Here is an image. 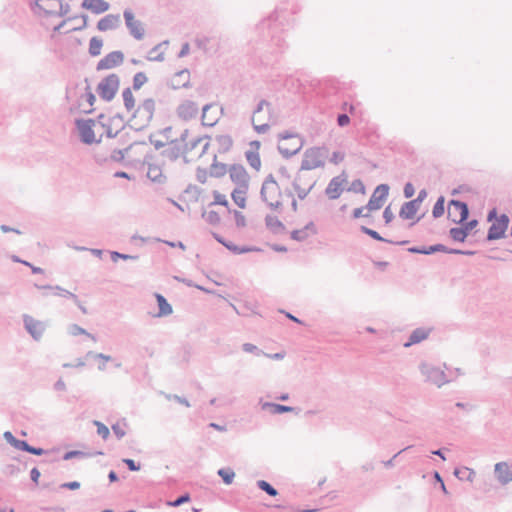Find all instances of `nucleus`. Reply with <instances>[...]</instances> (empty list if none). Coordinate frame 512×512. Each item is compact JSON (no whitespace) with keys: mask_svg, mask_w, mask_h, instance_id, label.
Masks as SVG:
<instances>
[{"mask_svg":"<svg viewBox=\"0 0 512 512\" xmlns=\"http://www.w3.org/2000/svg\"><path fill=\"white\" fill-rule=\"evenodd\" d=\"M156 103L153 98L144 99L134 111L131 118V127L136 131H141L149 126L154 117Z\"/></svg>","mask_w":512,"mask_h":512,"instance_id":"f03ea898","label":"nucleus"},{"mask_svg":"<svg viewBox=\"0 0 512 512\" xmlns=\"http://www.w3.org/2000/svg\"><path fill=\"white\" fill-rule=\"evenodd\" d=\"M389 186L387 184L378 185L372 193L366 208L369 211H375L383 206L384 201L387 199L389 194Z\"/></svg>","mask_w":512,"mask_h":512,"instance_id":"9b49d317","label":"nucleus"},{"mask_svg":"<svg viewBox=\"0 0 512 512\" xmlns=\"http://www.w3.org/2000/svg\"><path fill=\"white\" fill-rule=\"evenodd\" d=\"M162 155L171 161L177 160L181 155L184 157V161L187 162L186 159V150H184V145L180 144L178 140H170L168 148L163 150Z\"/></svg>","mask_w":512,"mask_h":512,"instance_id":"a211bd4d","label":"nucleus"},{"mask_svg":"<svg viewBox=\"0 0 512 512\" xmlns=\"http://www.w3.org/2000/svg\"><path fill=\"white\" fill-rule=\"evenodd\" d=\"M120 24L121 18L119 14H108L98 21L97 29L101 32L115 30Z\"/></svg>","mask_w":512,"mask_h":512,"instance_id":"aec40b11","label":"nucleus"},{"mask_svg":"<svg viewBox=\"0 0 512 512\" xmlns=\"http://www.w3.org/2000/svg\"><path fill=\"white\" fill-rule=\"evenodd\" d=\"M127 151V149L125 150H120V149H116L114 150L112 153H111V159L115 162H120L121 160H123L124 156H125V152Z\"/></svg>","mask_w":512,"mask_h":512,"instance_id":"338daca9","label":"nucleus"},{"mask_svg":"<svg viewBox=\"0 0 512 512\" xmlns=\"http://www.w3.org/2000/svg\"><path fill=\"white\" fill-rule=\"evenodd\" d=\"M329 155V149L326 146L311 147L305 150L300 170L302 173L305 170H313L322 168L325 165V159Z\"/></svg>","mask_w":512,"mask_h":512,"instance_id":"7ed1b4c3","label":"nucleus"},{"mask_svg":"<svg viewBox=\"0 0 512 512\" xmlns=\"http://www.w3.org/2000/svg\"><path fill=\"white\" fill-rule=\"evenodd\" d=\"M454 475L460 480H467L472 482L476 476V473L473 469L464 467L462 469H455Z\"/></svg>","mask_w":512,"mask_h":512,"instance_id":"e433bc0d","label":"nucleus"},{"mask_svg":"<svg viewBox=\"0 0 512 512\" xmlns=\"http://www.w3.org/2000/svg\"><path fill=\"white\" fill-rule=\"evenodd\" d=\"M419 369L421 374L425 377V381L439 388L451 381L439 367L423 362L420 364Z\"/></svg>","mask_w":512,"mask_h":512,"instance_id":"423d86ee","label":"nucleus"},{"mask_svg":"<svg viewBox=\"0 0 512 512\" xmlns=\"http://www.w3.org/2000/svg\"><path fill=\"white\" fill-rule=\"evenodd\" d=\"M122 98L127 111L133 110L135 107V99L130 87H127L122 91Z\"/></svg>","mask_w":512,"mask_h":512,"instance_id":"4c0bfd02","label":"nucleus"},{"mask_svg":"<svg viewBox=\"0 0 512 512\" xmlns=\"http://www.w3.org/2000/svg\"><path fill=\"white\" fill-rule=\"evenodd\" d=\"M202 217L209 223V224H212V225H216L220 222V216L219 214L214 211V210H211V211H204L202 213Z\"/></svg>","mask_w":512,"mask_h":512,"instance_id":"8fccbe9b","label":"nucleus"},{"mask_svg":"<svg viewBox=\"0 0 512 512\" xmlns=\"http://www.w3.org/2000/svg\"><path fill=\"white\" fill-rule=\"evenodd\" d=\"M23 325L27 333L35 341H40L46 331L47 324L43 321L37 320L29 314L22 315Z\"/></svg>","mask_w":512,"mask_h":512,"instance_id":"6e6552de","label":"nucleus"},{"mask_svg":"<svg viewBox=\"0 0 512 512\" xmlns=\"http://www.w3.org/2000/svg\"><path fill=\"white\" fill-rule=\"evenodd\" d=\"M247 191H248V188H238V187H236L233 190L232 194H231L233 201L240 208H245V206H246V197H245V195H246Z\"/></svg>","mask_w":512,"mask_h":512,"instance_id":"473e14b6","label":"nucleus"},{"mask_svg":"<svg viewBox=\"0 0 512 512\" xmlns=\"http://www.w3.org/2000/svg\"><path fill=\"white\" fill-rule=\"evenodd\" d=\"M230 179L238 188H249L250 177L241 164H233L229 169Z\"/></svg>","mask_w":512,"mask_h":512,"instance_id":"ddd939ff","label":"nucleus"},{"mask_svg":"<svg viewBox=\"0 0 512 512\" xmlns=\"http://www.w3.org/2000/svg\"><path fill=\"white\" fill-rule=\"evenodd\" d=\"M155 297H156L158 307H159L157 316L163 317V316H168V315L172 314V312H173L172 306L167 302L166 298L162 294H159V293H156Z\"/></svg>","mask_w":512,"mask_h":512,"instance_id":"7c9ffc66","label":"nucleus"},{"mask_svg":"<svg viewBox=\"0 0 512 512\" xmlns=\"http://www.w3.org/2000/svg\"><path fill=\"white\" fill-rule=\"evenodd\" d=\"M509 217L506 214H501L495 223H493L487 233V240L493 241L504 237L505 231L508 228Z\"/></svg>","mask_w":512,"mask_h":512,"instance_id":"f8f14e48","label":"nucleus"},{"mask_svg":"<svg viewBox=\"0 0 512 512\" xmlns=\"http://www.w3.org/2000/svg\"><path fill=\"white\" fill-rule=\"evenodd\" d=\"M215 140L218 144V151L220 153L228 152L233 145V140L229 135H218Z\"/></svg>","mask_w":512,"mask_h":512,"instance_id":"f704fd0d","label":"nucleus"},{"mask_svg":"<svg viewBox=\"0 0 512 512\" xmlns=\"http://www.w3.org/2000/svg\"><path fill=\"white\" fill-rule=\"evenodd\" d=\"M169 44V41L168 40H165L159 44H157L156 46H154L149 52H148V55H147V60L148 61H152V62H162L164 61V52L163 51H160V49L162 47H166L167 45Z\"/></svg>","mask_w":512,"mask_h":512,"instance_id":"c85d7f7f","label":"nucleus"},{"mask_svg":"<svg viewBox=\"0 0 512 512\" xmlns=\"http://www.w3.org/2000/svg\"><path fill=\"white\" fill-rule=\"evenodd\" d=\"M234 217L237 227H244L246 225L245 216L237 210H234Z\"/></svg>","mask_w":512,"mask_h":512,"instance_id":"0e129e2a","label":"nucleus"},{"mask_svg":"<svg viewBox=\"0 0 512 512\" xmlns=\"http://www.w3.org/2000/svg\"><path fill=\"white\" fill-rule=\"evenodd\" d=\"M147 81L148 78L144 72H137L133 76L132 87L134 90H139Z\"/></svg>","mask_w":512,"mask_h":512,"instance_id":"09e8293b","label":"nucleus"},{"mask_svg":"<svg viewBox=\"0 0 512 512\" xmlns=\"http://www.w3.org/2000/svg\"><path fill=\"white\" fill-rule=\"evenodd\" d=\"M103 46V41L101 38L99 37H92L89 41V54L92 56V57H96L98 55H100L101 53V48Z\"/></svg>","mask_w":512,"mask_h":512,"instance_id":"c9c22d12","label":"nucleus"},{"mask_svg":"<svg viewBox=\"0 0 512 512\" xmlns=\"http://www.w3.org/2000/svg\"><path fill=\"white\" fill-rule=\"evenodd\" d=\"M270 106H271V104L269 102H267L266 100H261L257 104L255 110L253 111V115L251 117V123L253 125L254 130L259 134L266 133L269 130L270 125L268 123L257 124L256 123L257 115L263 111L264 107H267L269 109Z\"/></svg>","mask_w":512,"mask_h":512,"instance_id":"6ab92c4d","label":"nucleus"},{"mask_svg":"<svg viewBox=\"0 0 512 512\" xmlns=\"http://www.w3.org/2000/svg\"><path fill=\"white\" fill-rule=\"evenodd\" d=\"M450 237L457 242H464L467 238V232L463 227H454L449 230Z\"/></svg>","mask_w":512,"mask_h":512,"instance_id":"37998d69","label":"nucleus"},{"mask_svg":"<svg viewBox=\"0 0 512 512\" xmlns=\"http://www.w3.org/2000/svg\"><path fill=\"white\" fill-rule=\"evenodd\" d=\"M444 204H445V198L443 196H440L437 199V201L434 204L433 209H432V215L434 218H439L444 214V211H445Z\"/></svg>","mask_w":512,"mask_h":512,"instance_id":"49530a36","label":"nucleus"},{"mask_svg":"<svg viewBox=\"0 0 512 512\" xmlns=\"http://www.w3.org/2000/svg\"><path fill=\"white\" fill-rule=\"evenodd\" d=\"M360 230L361 232H363L364 234L370 236L371 238L377 240V241H382V242H387V243H390V244H396V245H405L408 243V241L404 240V241H399V242H394L392 240H389V239H386V238H383L377 231L373 230V229H370L366 226H361L360 227Z\"/></svg>","mask_w":512,"mask_h":512,"instance_id":"2f4dec72","label":"nucleus"},{"mask_svg":"<svg viewBox=\"0 0 512 512\" xmlns=\"http://www.w3.org/2000/svg\"><path fill=\"white\" fill-rule=\"evenodd\" d=\"M281 195V191L278 183L275 181L272 174H269L261 187L260 197L272 210H277L282 206V202L279 200L272 201L275 197Z\"/></svg>","mask_w":512,"mask_h":512,"instance_id":"20e7f679","label":"nucleus"},{"mask_svg":"<svg viewBox=\"0 0 512 512\" xmlns=\"http://www.w3.org/2000/svg\"><path fill=\"white\" fill-rule=\"evenodd\" d=\"M93 423L97 427V434L102 439L106 440L110 435L109 428L105 424H103L102 422L97 421V420H95Z\"/></svg>","mask_w":512,"mask_h":512,"instance_id":"3c124183","label":"nucleus"},{"mask_svg":"<svg viewBox=\"0 0 512 512\" xmlns=\"http://www.w3.org/2000/svg\"><path fill=\"white\" fill-rule=\"evenodd\" d=\"M110 256H111V260L113 262H116L118 259H122V260H137L138 259L137 255L123 254V253H120L117 251L110 252Z\"/></svg>","mask_w":512,"mask_h":512,"instance_id":"603ef678","label":"nucleus"},{"mask_svg":"<svg viewBox=\"0 0 512 512\" xmlns=\"http://www.w3.org/2000/svg\"><path fill=\"white\" fill-rule=\"evenodd\" d=\"M56 2L59 5V11L58 12L54 11L55 14L53 16H59V17L66 16L70 11V5L68 3H63L60 0H57Z\"/></svg>","mask_w":512,"mask_h":512,"instance_id":"bf43d9fd","label":"nucleus"},{"mask_svg":"<svg viewBox=\"0 0 512 512\" xmlns=\"http://www.w3.org/2000/svg\"><path fill=\"white\" fill-rule=\"evenodd\" d=\"M423 249H424V251H426V252H423L424 255H431L436 252L446 251V246L443 244H435V245H431L429 247L423 246Z\"/></svg>","mask_w":512,"mask_h":512,"instance_id":"6e6d98bb","label":"nucleus"},{"mask_svg":"<svg viewBox=\"0 0 512 512\" xmlns=\"http://www.w3.org/2000/svg\"><path fill=\"white\" fill-rule=\"evenodd\" d=\"M202 140H203V137H198V138L192 140L190 143H185L184 150H186V154L188 152L192 151L193 149H195Z\"/></svg>","mask_w":512,"mask_h":512,"instance_id":"69168bd1","label":"nucleus"},{"mask_svg":"<svg viewBox=\"0 0 512 512\" xmlns=\"http://www.w3.org/2000/svg\"><path fill=\"white\" fill-rule=\"evenodd\" d=\"M213 107V104H206L203 106L202 108V124L204 126H209V127H212L214 126L218 120H219V117L218 116H212V115H209L208 116V111Z\"/></svg>","mask_w":512,"mask_h":512,"instance_id":"72a5a7b5","label":"nucleus"},{"mask_svg":"<svg viewBox=\"0 0 512 512\" xmlns=\"http://www.w3.org/2000/svg\"><path fill=\"white\" fill-rule=\"evenodd\" d=\"M242 349H243V351H245L247 353H253L256 356H263V354H265L264 351H262L256 345H254L252 343H244L242 345Z\"/></svg>","mask_w":512,"mask_h":512,"instance_id":"864d4df0","label":"nucleus"},{"mask_svg":"<svg viewBox=\"0 0 512 512\" xmlns=\"http://www.w3.org/2000/svg\"><path fill=\"white\" fill-rule=\"evenodd\" d=\"M225 247L234 254H244V253H248V252L256 250L255 248H252V247L237 246L234 243H232L231 241H228L227 244L225 245Z\"/></svg>","mask_w":512,"mask_h":512,"instance_id":"de8ad7c7","label":"nucleus"},{"mask_svg":"<svg viewBox=\"0 0 512 512\" xmlns=\"http://www.w3.org/2000/svg\"><path fill=\"white\" fill-rule=\"evenodd\" d=\"M147 177L152 180L153 182H162V171L159 166L157 165H149L148 171H147Z\"/></svg>","mask_w":512,"mask_h":512,"instance_id":"79ce46f5","label":"nucleus"},{"mask_svg":"<svg viewBox=\"0 0 512 512\" xmlns=\"http://www.w3.org/2000/svg\"><path fill=\"white\" fill-rule=\"evenodd\" d=\"M190 73L187 69L177 72L171 81V87L173 89H179L181 87L188 88L190 86Z\"/></svg>","mask_w":512,"mask_h":512,"instance_id":"5701e85b","label":"nucleus"},{"mask_svg":"<svg viewBox=\"0 0 512 512\" xmlns=\"http://www.w3.org/2000/svg\"><path fill=\"white\" fill-rule=\"evenodd\" d=\"M256 485L260 490L266 492L271 497H275L278 495L277 489H275L269 482L265 480H258L256 482Z\"/></svg>","mask_w":512,"mask_h":512,"instance_id":"c03bdc74","label":"nucleus"},{"mask_svg":"<svg viewBox=\"0 0 512 512\" xmlns=\"http://www.w3.org/2000/svg\"><path fill=\"white\" fill-rule=\"evenodd\" d=\"M278 17V13L275 12L256 26L257 39L254 40V48L266 59L268 56L282 53L287 48L284 30L278 22Z\"/></svg>","mask_w":512,"mask_h":512,"instance_id":"f257e3e1","label":"nucleus"},{"mask_svg":"<svg viewBox=\"0 0 512 512\" xmlns=\"http://www.w3.org/2000/svg\"><path fill=\"white\" fill-rule=\"evenodd\" d=\"M348 191L364 194L365 186L360 179H356L351 183L350 187L348 188Z\"/></svg>","mask_w":512,"mask_h":512,"instance_id":"5fc2aeb1","label":"nucleus"},{"mask_svg":"<svg viewBox=\"0 0 512 512\" xmlns=\"http://www.w3.org/2000/svg\"><path fill=\"white\" fill-rule=\"evenodd\" d=\"M35 287L38 288V289H50V290H54V294L55 295H58V296H61V297H66V298H70L73 300L74 303H78V296L58 285L56 286H52V285H38V284H35Z\"/></svg>","mask_w":512,"mask_h":512,"instance_id":"cd10ccee","label":"nucleus"},{"mask_svg":"<svg viewBox=\"0 0 512 512\" xmlns=\"http://www.w3.org/2000/svg\"><path fill=\"white\" fill-rule=\"evenodd\" d=\"M451 207H460V218L458 220L453 219V222L457 224H463L469 217L468 205L460 200H450L448 207L449 215H451Z\"/></svg>","mask_w":512,"mask_h":512,"instance_id":"393cba45","label":"nucleus"},{"mask_svg":"<svg viewBox=\"0 0 512 512\" xmlns=\"http://www.w3.org/2000/svg\"><path fill=\"white\" fill-rule=\"evenodd\" d=\"M188 501H190V495L188 493H184L175 500L168 502V505L171 507H179Z\"/></svg>","mask_w":512,"mask_h":512,"instance_id":"4d7b16f0","label":"nucleus"},{"mask_svg":"<svg viewBox=\"0 0 512 512\" xmlns=\"http://www.w3.org/2000/svg\"><path fill=\"white\" fill-rule=\"evenodd\" d=\"M96 121L93 119H76L75 125L79 132L80 139L85 144L99 143L100 140L95 139V133L93 127Z\"/></svg>","mask_w":512,"mask_h":512,"instance_id":"1a4fd4ad","label":"nucleus"},{"mask_svg":"<svg viewBox=\"0 0 512 512\" xmlns=\"http://www.w3.org/2000/svg\"><path fill=\"white\" fill-rule=\"evenodd\" d=\"M198 111L199 108L196 102L185 100L177 107L176 113L180 119L189 121L197 116Z\"/></svg>","mask_w":512,"mask_h":512,"instance_id":"dca6fc26","label":"nucleus"},{"mask_svg":"<svg viewBox=\"0 0 512 512\" xmlns=\"http://www.w3.org/2000/svg\"><path fill=\"white\" fill-rule=\"evenodd\" d=\"M420 206L417 203H414L412 200L403 203L401 209L399 211V217L404 220L413 219L419 210Z\"/></svg>","mask_w":512,"mask_h":512,"instance_id":"a878e982","label":"nucleus"},{"mask_svg":"<svg viewBox=\"0 0 512 512\" xmlns=\"http://www.w3.org/2000/svg\"><path fill=\"white\" fill-rule=\"evenodd\" d=\"M81 6L94 14H102L110 8V4L105 0H83Z\"/></svg>","mask_w":512,"mask_h":512,"instance_id":"4be33fe9","label":"nucleus"},{"mask_svg":"<svg viewBox=\"0 0 512 512\" xmlns=\"http://www.w3.org/2000/svg\"><path fill=\"white\" fill-rule=\"evenodd\" d=\"M217 474L222 478L223 482L227 485L231 484L234 480L235 473L231 468H221Z\"/></svg>","mask_w":512,"mask_h":512,"instance_id":"a18cd8bd","label":"nucleus"},{"mask_svg":"<svg viewBox=\"0 0 512 512\" xmlns=\"http://www.w3.org/2000/svg\"><path fill=\"white\" fill-rule=\"evenodd\" d=\"M226 172V165L223 163H217L216 156H214V163L211 165L210 175L215 178H220L224 176Z\"/></svg>","mask_w":512,"mask_h":512,"instance_id":"ea45409f","label":"nucleus"},{"mask_svg":"<svg viewBox=\"0 0 512 512\" xmlns=\"http://www.w3.org/2000/svg\"><path fill=\"white\" fill-rule=\"evenodd\" d=\"M125 24L131 36L136 40H142L145 35V29L141 21L136 20L131 9H125L123 12Z\"/></svg>","mask_w":512,"mask_h":512,"instance_id":"9d476101","label":"nucleus"},{"mask_svg":"<svg viewBox=\"0 0 512 512\" xmlns=\"http://www.w3.org/2000/svg\"><path fill=\"white\" fill-rule=\"evenodd\" d=\"M308 237H309V233L305 232V230H303V228L299 229V230H293L291 232V238L293 240H296L299 242L306 240Z\"/></svg>","mask_w":512,"mask_h":512,"instance_id":"13d9d810","label":"nucleus"},{"mask_svg":"<svg viewBox=\"0 0 512 512\" xmlns=\"http://www.w3.org/2000/svg\"><path fill=\"white\" fill-rule=\"evenodd\" d=\"M403 193H404L405 198H411L415 193V188H414L413 184L410 182H407L404 185Z\"/></svg>","mask_w":512,"mask_h":512,"instance_id":"774afa93","label":"nucleus"},{"mask_svg":"<svg viewBox=\"0 0 512 512\" xmlns=\"http://www.w3.org/2000/svg\"><path fill=\"white\" fill-rule=\"evenodd\" d=\"M432 330L433 328L431 327H419L414 329L411 332L408 341L404 343V347L408 348L411 347L412 345L418 344L426 340L431 334Z\"/></svg>","mask_w":512,"mask_h":512,"instance_id":"412c9836","label":"nucleus"},{"mask_svg":"<svg viewBox=\"0 0 512 512\" xmlns=\"http://www.w3.org/2000/svg\"><path fill=\"white\" fill-rule=\"evenodd\" d=\"M245 156H246L247 162L249 163V165L252 168H254L256 170L260 169V167H261V160H260L259 153L257 151H247L245 153Z\"/></svg>","mask_w":512,"mask_h":512,"instance_id":"a19ab883","label":"nucleus"},{"mask_svg":"<svg viewBox=\"0 0 512 512\" xmlns=\"http://www.w3.org/2000/svg\"><path fill=\"white\" fill-rule=\"evenodd\" d=\"M212 204L228 206V201H227L225 195L215 191L214 192V202Z\"/></svg>","mask_w":512,"mask_h":512,"instance_id":"e2e57ef3","label":"nucleus"},{"mask_svg":"<svg viewBox=\"0 0 512 512\" xmlns=\"http://www.w3.org/2000/svg\"><path fill=\"white\" fill-rule=\"evenodd\" d=\"M302 173L298 172L295 176L292 186L297 193L299 199L303 200L307 197L310 191L313 189L315 182L310 183L307 187L301 186Z\"/></svg>","mask_w":512,"mask_h":512,"instance_id":"b1692460","label":"nucleus"},{"mask_svg":"<svg viewBox=\"0 0 512 512\" xmlns=\"http://www.w3.org/2000/svg\"><path fill=\"white\" fill-rule=\"evenodd\" d=\"M112 430L117 439H122L126 435L125 429L121 426L119 422L112 425Z\"/></svg>","mask_w":512,"mask_h":512,"instance_id":"680f3d73","label":"nucleus"},{"mask_svg":"<svg viewBox=\"0 0 512 512\" xmlns=\"http://www.w3.org/2000/svg\"><path fill=\"white\" fill-rule=\"evenodd\" d=\"M266 227L274 234H279L285 231V225L276 217L267 215L265 217Z\"/></svg>","mask_w":512,"mask_h":512,"instance_id":"c756f323","label":"nucleus"},{"mask_svg":"<svg viewBox=\"0 0 512 512\" xmlns=\"http://www.w3.org/2000/svg\"><path fill=\"white\" fill-rule=\"evenodd\" d=\"M494 476L498 483L506 486L512 482V469L508 462L502 461L494 465Z\"/></svg>","mask_w":512,"mask_h":512,"instance_id":"2eb2a0df","label":"nucleus"},{"mask_svg":"<svg viewBox=\"0 0 512 512\" xmlns=\"http://www.w3.org/2000/svg\"><path fill=\"white\" fill-rule=\"evenodd\" d=\"M279 138L281 140H292V142L289 144V147H285L282 144L278 145V151L286 159L299 153L304 145V141L299 135L290 133L288 131L280 133Z\"/></svg>","mask_w":512,"mask_h":512,"instance_id":"0eeeda50","label":"nucleus"},{"mask_svg":"<svg viewBox=\"0 0 512 512\" xmlns=\"http://www.w3.org/2000/svg\"><path fill=\"white\" fill-rule=\"evenodd\" d=\"M119 85V76L115 73L109 74L99 82L97 86V93L103 100L109 102L115 97L119 89Z\"/></svg>","mask_w":512,"mask_h":512,"instance_id":"39448f33","label":"nucleus"},{"mask_svg":"<svg viewBox=\"0 0 512 512\" xmlns=\"http://www.w3.org/2000/svg\"><path fill=\"white\" fill-rule=\"evenodd\" d=\"M346 182V175L343 173L333 177L325 189V193L329 199H338L343 191V184Z\"/></svg>","mask_w":512,"mask_h":512,"instance_id":"f3484780","label":"nucleus"},{"mask_svg":"<svg viewBox=\"0 0 512 512\" xmlns=\"http://www.w3.org/2000/svg\"><path fill=\"white\" fill-rule=\"evenodd\" d=\"M260 405L262 410H269L272 414H282L295 410V408L291 406L276 404L272 402H263L262 400L260 401Z\"/></svg>","mask_w":512,"mask_h":512,"instance_id":"bb28decb","label":"nucleus"},{"mask_svg":"<svg viewBox=\"0 0 512 512\" xmlns=\"http://www.w3.org/2000/svg\"><path fill=\"white\" fill-rule=\"evenodd\" d=\"M124 61V54L121 51H112L103 57L96 66L98 71L112 69L120 66Z\"/></svg>","mask_w":512,"mask_h":512,"instance_id":"4468645a","label":"nucleus"},{"mask_svg":"<svg viewBox=\"0 0 512 512\" xmlns=\"http://www.w3.org/2000/svg\"><path fill=\"white\" fill-rule=\"evenodd\" d=\"M88 454H86L85 452H82V451H79V450H71V451H68L64 454L63 456V459L64 460H70V459H73V458H76V457H85L87 456Z\"/></svg>","mask_w":512,"mask_h":512,"instance_id":"052dcab7","label":"nucleus"},{"mask_svg":"<svg viewBox=\"0 0 512 512\" xmlns=\"http://www.w3.org/2000/svg\"><path fill=\"white\" fill-rule=\"evenodd\" d=\"M67 331L71 336L86 335L87 337L91 338L93 341H97L96 337L93 334L87 332L84 328L80 327L77 324L68 325Z\"/></svg>","mask_w":512,"mask_h":512,"instance_id":"58836bf2","label":"nucleus"}]
</instances>
